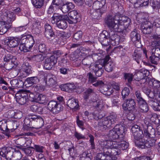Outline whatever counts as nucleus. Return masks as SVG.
<instances>
[{"instance_id": "52", "label": "nucleus", "mask_w": 160, "mask_h": 160, "mask_svg": "<svg viewBox=\"0 0 160 160\" xmlns=\"http://www.w3.org/2000/svg\"><path fill=\"white\" fill-rule=\"evenodd\" d=\"M90 114H92L93 118L96 120L101 119L105 116L103 113L101 112H98L97 111H95Z\"/></svg>"}, {"instance_id": "40", "label": "nucleus", "mask_w": 160, "mask_h": 160, "mask_svg": "<svg viewBox=\"0 0 160 160\" xmlns=\"http://www.w3.org/2000/svg\"><path fill=\"white\" fill-rule=\"evenodd\" d=\"M146 140L143 138L135 140V145L141 149H145Z\"/></svg>"}, {"instance_id": "43", "label": "nucleus", "mask_w": 160, "mask_h": 160, "mask_svg": "<svg viewBox=\"0 0 160 160\" xmlns=\"http://www.w3.org/2000/svg\"><path fill=\"white\" fill-rule=\"evenodd\" d=\"M95 94V93L94 90L91 88H88L83 93V98L86 101L90 97Z\"/></svg>"}, {"instance_id": "17", "label": "nucleus", "mask_w": 160, "mask_h": 160, "mask_svg": "<svg viewBox=\"0 0 160 160\" xmlns=\"http://www.w3.org/2000/svg\"><path fill=\"white\" fill-rule=\"evenodd\" d=\"M57 62L56 58L53 56L46 58L43 64L44 68L47 70H50Z\"/></svg>"}, {"instance_id": "55", "label": "nucleus", "mask_w": 160, "mask_h": 160, "mask_svg": "<svg viewBox=\"0 0 160 160\" xmlns=\"http://www.w3.org/2000/svg\"><path fill=\"white\" fill-rule=\"evenodd\" d=\"M124 77L125 79L128 80V86L130 87L133 78V74L130 73H124Z\"/></svg>"}, {"instance_id": "6", "label": "nucleus", "mask_w": 160, "mask_h": 160, "mask_svg": "<svg viewBox=\"0 0 160 160\" xmlns=\"http://www.w3.org/2000/svg\"><path fill=\"white\" fill-rule=\"evenodd\" d=\"M120 142L116 141H109L108 143V146L110 147L111 149L118 150V152L117 155H118L121 153L120 149L122 150L126 149L128 147V143L125 141L121 140Z\"/></svg>"}, {"instance_id": "51", "label": "nucleus", "mask_w": 160, "mask_h": 160, "mask_svg": "<svg viewBox=\"0 0 160 160\" xmlns=\"http://www.w3.org/2000/svg\"><path fill=\"white\" fill-rule=\"evenodd\" d=\"M31 48H29L26 44V42L24 41H21L20 44L19 49L21 51H22L24 52H27L30 50Z\"/></svg>"}, {"instance_id": "21", "label": "nucleus", "mask_w": 160, "mask_h": 160, "mask_svg": "<svg viewBox=\"0 0 160 160\" xmlns=\"http://www.w3.org/2000/svg\"><path fill=\"white\" fill-rule=\"evenodd\" d=\"M93 85L96 87L98 86L101 87L102 91H103V92L104 93V94H107L110 95L112 92V90L111 88H109L108 86L104 85V83L102 81H98L97 82L94 84ZM103 92V91H102Z\"/></svg>"}, {"instance_id": "23", "label": "nucleus", "mask_w": 160, "mask_h": 160, "mask_svg": "<svg viewBox=\"0 0 160 160\" xmlns=\"http://www.w3.org/2000/svg\"><path fill=\"white\" fill-rule=\"evenodd\" d=\"M143 130L144 135L146 137L153 138L154 137L155 131L152 126L145 125L144 126Z\"/></svg>"}, {"instance_id": "31", "label": "nucleus", "mask_w": 160, "mask_h": 160, "mask_svg": "<svg viewBox=\"0 0 160 160\" xmlns=\"http://www.w3.org/2000/svg\"><path fill=\"white\" fill-rule=\"evenodd\" d=\"M74 84L71 83L62 84L59 86L61 90L68 92L72 91L74 89Z\"/></svg>"}, {"instance_id": "39", "label": "nucleus", "mask_w": 160, "mask_h": 160, "mask_svg": "<svg viewBox=\"0 0 160 160\" xmlns=\"http://www.w3.org/2000/svg\"><path fill=\"white\" fill-rule=\"evenodd\" d=\"M24 123L25 124L24 128L26 130L28 131L32 130L33 128V124L32 123L30 119H29V118L27 117L24 120Z\"/></svg>"}, {"instance_id": "41", "label": "nucleus", "mask_w": 160, "mask_h": 160, "mask_svg": "<svg viewBox=\"0 0 160 160\" xmlns=\"http://www.w3.org/2000/svg\"><path fill=\"white\" fill-rule=\"evenodd\" d=\"M39 81V79L37 77H32L27 78L25 82L30 85L38 83Z\"/></svg>"}, {"instance_id": "57", "label": "nucleus", "mask_w": 160, "mask_h": 160, "mask_svg": "<svg viewBox=\"0 0 160 160\" xmlns=\"http://www.w3.org/2000/svg\"><path fill=\"white\" fill-rule=\"evenodd\" d=\"M130 93L129 89L128 87H125L122 92V96L123 100L127 98Z\"/></svg>"}, {"instance_id": "59", "label": "nucleus", "mask_w": 160, "mask_h": 160, "mask_svg": "<svg viewBox=\"0 0 160 160\" xmlns=\"http://www.w3.org/2000/svg\"><path fill=\"white\" fill-rule=\"evenodd\" d=\"M156 140L153 139H151L147 141L146 140L145 149L149 148L155 146Z\"/></svg>"}, {"instance_id": "15", "label": "nucleus", "mask_w": 160, "mask_h": 160, "mask_svg": "<svg viewBox=\"0 0 160 160\" xmlns=\"http://www.w3.org/2000/svg\"><path fill=\"white\" fill-rule=\"evenodd\" d=\"M98 39L103 47L108 46L110 44V39L108 33L106 31H103L102 33L99 34Z\"/></svg>"}, {"instance_id": "64", "label": "nucleus", "mask_w": 160, "mask_h": 160, "mask_svg": "<svg viewBox=\"0 0 160 160\" xmlns=\"http://www.w3.org/2000/svg\"><path fill=\"white\" fill-rule=\"evenodd\" d=\"M151 50L152 54L156 57L160 58V48H153Z\"/></svg>"}, {"instance_id": "45", "label": "nucleus", "mask_w": 160, "mask_h": 160, "mask_svg": "<svg viewBox=\"0 0 160 160\" xmlns=\"http://www.w3.org/2000/svg\"><path fill=\"white\" fill-rule=\"evenodd\" d=\"M149 71L147 70L142 69L139 71L137 74L140 76L141 79H144L146 77L149 75Z\"/></svg>"}, {"instance_id": "32", "label": "nucleus", "mask_w": 160, "mask_h": 160, "mask_svg": "<svg viewBox=\"0 0 160 160\" xmlns=\"http://www.w3.org/2000/svg\"><path fill=\"white\" fill-rule=\"evenodd\" d=\"M138 104L140 112L146 113L148 111V106L145 100L138 103Z\"/></svg>"}, {"instance_id": "53", "label": "nucleus", "mask_w": 160, "mask_h": 160, "mask_svg": "<svg viewBox=\"0 0 160 160\" xmlns=\"http://www.w3.org/2000/svg\"><path fill=\"white\" fill-rule=\"evenodd\" d=\"M150 82L152 83L153 89L158 91V89L160 88V81L153 79L150 81Z\"/></svg>"}, {"instance_id": "22", "label": "nucleus", "mask_w": 160, "mask_h": 160, "mask_svg": "<svg viewBox=\"0 0 160 160\" xmlns=\"http://www.w3.org/2000/svg\"><path fill=\"white\" fill-rule=\"evenodd\" d=\"M44 35L46 37L50 39L52 38H55V35L51 26L48 23L44 24Z\"/></svg>"}, {"instance_id": "8", "label": "nucleus", "mask_w": 160, "mask_h": 160, "mask_svg": "<svg viewBox=\"0 0 160 160\" xmlns=\"http://www.w3.org/2000/svg\"><path fill=\"white\" fill-rule=\"evenodd\" d=\"M68 16H65L66 20L70 24L76 23L80 20V14L76 10H73L68 13Z\"/></svg>"}, {"instance_id": "63", "label": "nucleus", "mask_w": 160, "mask_h": 160, "mask_svg": "<svg viewBox=\"0 0 160 160\" xmlns=\"http://www.w3.org/2000/svg\"><path fill=\"white\" fill-rule=\"evenodd\" d=\"M16 143L20 146L22 147L24 146L26 143V139L23 137H20L17 139L15 141Z\"/></svg>"}, {"instance_id": "10", "label": "nucleus", "mask_w": 160, "mask_h": 160, "mask_svg": "<svg viewBox=\"0 0 160 160\" xmlns=\"http://www.w3.org/2000/svg\"><path fill=\"white\" fill-rule=\"evenodd\" d=\"M104 61L100 60L98 62L94 64L92 66V71L95 73L96 76L100 77L101 76L104 70L102 68V64H103Z\"/></svg>"}, {"instance_id": "50", "label": "nucleus", "mask_w": 160, "mask_h": 160, "mask_svg": "<svg viewBox=\"0 0 160 160\" xmlns=\"http://www.w3.org/2000/svg\"><path fill=\"white\" fill-rule=\"evenodd\" d=\"M14 87L19 88L23 86V82L20 79H14L12 80L11 83Z\"/></svg>"}, {"instance_id": "19", "label": "nucleus", "mask_w": 160, "mask_h": 160, "mask_svg": "<svg viewBox=\"0 0 160 160\" xmlns=\"http://www.w3.org/2000/svg\"><path fill=\"white\" fill-rule=\"evenodd\" d=\"M110 58L109 56L107 55L103 59L101 60L104 61L103 64H102V66L108 72H112L114 67V64L112 62L109 61Z\"/></svg>"}, {"instance_id": "62", "label": "nucleus", "mask_w": 160, "mask_h": 160, "mask_svg": "<svg viewBox=\"0 0 160 160\" xmlns=\"http://www.w3.org/2000/svg\"><path fill=\"white\" fill-rule=\"evenodd\" d=\"M133 58L138 63L142 61V56L139 52H134L133 55Z\"/></svg>"}, {"instance_id": "54", "label": "nucleus", "mask_w": 160, "mask_h": 160, "mask_svg": "<svg viewBox=\"0 0 160 160\" xmlns=\"http://www.w3.org/2000/svg\"><path fill=\"white\" fill-rule=\"evenodd\" d=\"M82 31H79L76 32L73 35L72 40L73 42H76L79 41L82 38Z\"/></svg>"}, {"instance_id": "11", "label": "nucleus", "mask_w": 160, "mask_h": 160, "mask_svg": "<svg viewBox=\"0 0 160 160\" xmlns=\"http://www.w3.org/2000/svg\"><path fill=\"white\" fill-rule=\"evenodd\" d=\"M4 44L7 45L10 48H14L18 46L22 41L17 37H8L4 40Z\"/></svg>"}, {"instance_id": "60", "label": "nucleus", "mask_w": 160, "mask_h": 160, "mask_svg": "<svg viewBox=\"0 0 160 160\" xmlns=\"http://www.w3.org/2000/svg\"><path fill=\"white\" fill-rule=\"evenodd\" d=\"M87 76L88 77V82L89 83H93L97 81V78L94 77L91 72L88 73Z\"/></svg>"}, {"instance_id": "27", "label": "nucleus", "mask_w": 160, "mask_h": 160, "mask_svg": "<svg viewBox=\"0 0 160 160\" xmlns=\"http://www.w3.org/2000/svg\"><path fill=\"white\" fill-rule=\"evenodd\" d=\"M22 41H25L26 44L29 48H32L34 44L35 41L33 37L30 34L23 35L21 38Z\"/></svg>"}, {"instance_id": "2", "label": "nucleus", "mask_w": 160, "mask_h": 160, "mask_svg": "<svg viewBox=\"0 0 160 160\" xmlns=\"http://www.w3.org/2000/svg\"><path fill=\"white\" fill-rule=\"evenodd\" d=\"M125 128L120 124H117L110 130L107 135V138L109 141L113 140H123ZM109 142H107V143Z\"/></svg>"}, {"instance_id": "1", "label": "nucleus", "mask_w": 160, "mask_h": 160, "mask_svg": "<svg viewBox=\"0 0 160 160\" xmlns=\"http://www.w3.org/2000/svg\"><path fill=\"white\" fill-rule=\"evenodd\" d=\"M118 118L117 115L112 113L107 117L104 118L99 121L97 125L98 129L103 131L107 129L112 128L116 123L118 122Z\"/></svg>"}, {"instance_id": "33", "label": "nucleus", "mask_w": 160, "mask_h": 160, "mask_svg": "<svg viewBox=\"0 0 160 160\" xmlns=\"http://www.w3.org/2000/svg\"><path fill=\"white\" fill-rule=\"evenodd\" d=\"M45 56L41 54L31 55L28 58L29 60L34 61L37 62H42L44 59Z\"/></svg>"}, {"instance_id": "20", "label": "nucleus", "mask_w": 160, "mask_h": 160, "mask_svg": "<svg viewBox=\"0 0 160 160\" xmlns=\"http://www.w3.org/2000/svg\"><path fill=\"white\" fill-rule=\"evenodd\" d=\"M106 0H98L94 2L92 8L95 10H100L101 11H107V6L105 5Z\"/></svg>"}, {"instance_id": "61", "label": "nucleus", "mask_w": 160, "mask_h": 160, "mask_svg": "<svg viewBox=\"0 0 160 160\" xmlns=\"http://www.w3.org/2000/svg\"><path fill=\"white\" fill-rule=\"evenodd\" d=\"M134 136L135 140H137L143 138L144 134H143V132L142 130L140 131H138V132L136 133H135L133 134Z\"/></svg>"}, {"instance_id": "12", "label": "nucleus", "mask_w": 160, "mask_h": 160, "mask_svg": "<svg viewBox=\"0 0 160 160\" xmlns=\"http://www.w3.org/2000/svg\"><path fill=\"white\" fill-rule=\"evenodd\" d=\"M44 81L45 82L47 86L52 87L57 84V78L56 77L50 73L44 75Z\"/></svg>"}, {"instance_id": "28", "label": "nucleus", "mask_w": 160, "mask_h": 160, "mask_svg": "<svg viewBox=\"0 0 160 160\" xmlns=\"http://www.w3.org/2000/svg\"><path fill=\"white\" fill-rule=\"evenodd\" d=\"M67 105L71 109L75 110L77 109L79 107L78 100L75 98L69 99L68 101Z\"/></svg>"}, {"instance_id": "29", "label": "nucleus", "mask_w": 160, "mask_h": 160, "mask_svg": "<svg viewBox=\"0 0 160 160\" xmlns=\"http://www.w3.org/2000/svg\"><path fill=\"white\" fill-rule=\"evenodd\" d=\"M108 36L110 41H111V44L113 46H115L119 44L120 39V37L119 35L114 33L112 34H109Z\"/></svg>"}, {"instance_id": "18", "label": "nucleus", "mask_w": 160, "mask_h": 160, "mask_svg": "<svg viewBox=\"0 0 160 160\" xmlns=\"http://www.w3.org/2000/svg\"><path fill=\"white\" fill-rule=\"evenodd\" d=\"M119 25H120L119 26V28L124 30L123 33H125L127 28H128L131 22V19L128 17L124 16L121 18L119 17Z\"/></svg>"}, {"instance_id": "26", "label": "nucleus", "mask_w": 160, "mask_h": 160, "mask_svg": "<svg viewBox=\"0 0 160 160\" xmlns=\"http://www.w3.org/2000/svg\"><path fill=\"white\" fill-rule=\"evenodd\" d=\"M4 19H6V21L3 22L7 24L10 25L11 27L12 22L16 19V14L13 12L8 11L4 15Z\"/></svg>"}, {"instance_id": "36", "label": "nucleus", "mask_w": 160, "mask_h": 160, "mask_svg": "<svg viewBox=\"0 0 160 160\" xmlns=\"http://www.w3.org/2000/svg\"><path fill=\"white\" fill-rule=\"evenodd\" d=\"M107 11H103L100 10H95L92 14V18L95 19L99 20L101 19L102 15L105 13Z\"/></svg>"}, {"instance_id": "56", "label": "nucleus", "mask_w": 160, "mask_h": 160, "mask_svg": "<svg viewBox=\"0 0 160 160\" xmlns=\"http://www.w3.org/2000/svg\"><path fill=\"white\" fill-rule=\"evenodd\" d=\"M30 109L33 112H36L38 113H41L42 111V107L36 104L31 105L30 106Z\"/></svg>"}, {"instance_id": "49", "label": "nucleus", "mask_w": 160, "mask_h": 160, "mask_svg": "<svg viewBox=\"0 0 160 160\" xmlns=\"http://www.w3.org/2000/svg\"><path fill=\"white\" fill-rule=\"evenodd\" d=\"M93 62V59L92 57H88L82 59V63L86 66L91 67V64Z\"/></svg>"}, {"instance_id": "34", "label": "nucleus", "mask_w": 160, "mask_h": 160, "mask_svg": "<svg viewBox=\"0 0 160 160\" xmlns=\"http://www.w3.org/2000/svg\"><path fill=\"white\" fill-rule=\"evenodd\" d=\"M10 28V25L7 24L3 21L1 22L0 23V35L4 34Z\"/></svg>"}, {"instance_id": "35", "label": "nucleus", "mask_w": 160, "mask_h": 160, "mask_svg": "<svg viewBox=\"0 0 160 160\" xmlns=\"http://www.w3.org/2000/svg\"><path fill=\"white\" fill-rule=\"evenodd\" d=\"M36 99L35 102L41 104L46 103L47 100L46 96L42 94H36Z\"/></svg>"}, {"instance_id": "9", "label": "nucleus", "mask_w": 160, "mask_h": 160, "mask_svg": "<svg viewBox=\"0 0 160 160\" xmlns=\"http://www.w3.org/2000/svg\"><path fill=\"white\" fill-rule=\"evenodd\" d=\"M47 106L48 109L54 114L58 113L62 109L61 104L54 100L50 101Z\"/></svg>"}, {"instance_id": "3", "label": "nucleus", "mask_w": 160, "mask_h": 160, "mask_svg": "<svg viewBox=\"0 0 160 160\" xmlns=\"http://www.w3.org/2000/svg\"><path fill=\"white\" fill-rule=\"evenodd\" d=\"M119 16L115 15H108L105 18L104 22L111 32H118L123 33L124 30L119 28Z\"/></svg>"}, {"instance_id": "47", "label": "nucleus", "mask_w": 160, "mask_h": 160, "mask_svg": "<svg viewBox=\"0 0 160 160\" xmlns=\"http://www.w3.org/2000/svg\"><path fill=\"white\" fill-rule=\"evenodd\" d=\"M25 93L26 94L28 101H30L31 102L36 101V94L35 95L33 93L30 92L29 91L25 90Z\"/></svg>"}, {"instance_id": "14", "label": "nucleus", "mask_w": 160, "mask_h": 160, "mask_svg": "<svg viewBox=\"0 0 160 160\" xmlns=\"http://www.w3.org/2000/svg\"><path fill=\"white\" fill-rule=\"evenodd\" d=\"M130 37L131 40L135 46L137 48H139L141 46V38L140 34L138 32L136 29H134L131 32L130 34Z\"/></svg>"}, {"instance_id": "44", "label": "nucleus", "mask_w": 160, "mask_h": 160, "mask_svg": "<svg viewBox=\"0 0 160 160\" xmlns=\"http://www.w3.org/2000/svg\"><path fill=\"white\" fill-rule=\"evenodd\" d=\"M92 158V156L91 154L85 151L80 155L79 159L80 160H91Z\"/></svg>"}, {"instance_id": "42", "label": "nucleus", "mask_w": 160, "mask_h": 160, "mask_svg": "<svg viewBox=\"0 0 160 160\" xmlns=\"http://www.w3.org/2000/svg\"><path fill=\"white\" fill-rule=\"evenodd\" d=\"M31 67L29 65L28 63L26 62L23 64L22 65V70L23 72L26 73L27 75L32 73V71L31 70Z\"/></svg>"}, {"instance_id": "13", "label": "nucleus", "mask_w": 160, "mask_h": 160, "mask_svg": "<svg viewBox=\"0 0 160 160\" xmlns=\"http://www.w3.org/2000/svg\"><path fill=\"white\" fill-rule=\"evenodd\" d=\"M25 90H21L16 94L15 97L16 101L20 104L23 105L28 102Z\"/></svg>"}, {"instance_id": "48", "label": "nucleus", "mask_w": 160, "mask_h": 160, "mask_svg": "<svg viewBox=\"0 0 160 160\" xmlns=\"http://www.w3.org/2000/svg\"><path fill=\"white\" fill-rule=\"evenodd\" d=\"M159 95L158 91L153 90V91H151L147 95L150 98L149 99H154V98H155V99L158 100V98H159L158 96Z\"/></svg>"}, {"instance_id": "58", "label": "nucleus", "mask_w": 160, "mask_h": 160, "mask_svg": "<svg viewBox=\"0 0 160 160\" xmlns=\"http://www.w3.org/2000/svg\"><path fill=\"white\" fill-rule=\"evenodd\" d=\"M0 129L4 131L6 133V131L8 130L7 124L6 121L2 120L0 121Z\"/></svg>"}, {"instance_id": "16", "label": "nucleus", "mask_w": 160, "mask_h": 160, "mask_svg": "<svg viewBox=\"0 0 160 160\" xmlns=\"http://www.w3.org/2000/svg\"><path fill=\"white\" fill-rule=\"evenodd\" d=\"M0 150L2 157H5L7 160H12L14 153L12 148L11 147H3Z\"/></svg>"}, {"instance_id": "5", "label": "nucleus", "mask_w": 160, "mask_h": 160, "mask_svg": "<svg viewBox=\"0 0 160 160\" xmlns=\"http://www.w3.org/2000/svg\"><path fill=\"white\" fill-rule=\"evenodd\" d=\"M51 22L52 24L56 23L57 26L59 28L65 29L67 27L65 16L54 13L51 17Z\"/></svg>"}, {"instance_id": "4", "label": "nucleus", "mask_w": 160, "mask_h": 160, "mask_svg": "<svg viewBox=\"0 0 160 160\" xmlns=\"http://www.w3.org/2000/svg\"><path fill=\"white\" fill-rule=\"evenodd\" d=\"M103 152L98 153L97 156L100 160H115L116 157L118 150L111 149L110 147H105L103 148Z\"/></svg>"}, {"instance_id": "24", "label": "nucleus", "mask_w": 160, "mask_h": 160, "mask_svg": "<svg viewBox=\"0 0 160 160\" xmlns=\"http://www.w3.org/2000/svg\"><path fill=\"white\" fill-rule=\"evenodd\" d=\"M75 7L74 4L71 2H67L63 3L59 7V8L64 13H68L69 11L73 9Z\"/></svg>"}, {"instance_id": "25", "label": "nucleus", "mask_w": 160, "mask_h": 160, "mask_svg": "<svg viewBox=\"0 0 160 160\" xmlns=\"http://www.w3.org/2000/svg\"><path fill=\"white\" fill-rule=\"evenodd\" d=\"M152 27L151 23L148 21L142 23L141 26V29L144 34H150L152 30Z\"/></svg>"}, {"instance_id": "46", "label": "nucleus", "mask_w": 160, "mask_h": 160, "mask_svg": "<svg viewBox=\"0 0 160 160\" xmlns=\"http://www.w3.org/2000/svg\"><path fill=\"white\" fill-rule=\"evenodd\" d=\"M40 22H36L33 25L34 27L32 31L35 34H37L40 33L41 29V26L40 25Z\"/></svg>"}, {"instance_id": "7", "label": "nucleus", "mask_w": 160, "mask_h": 160, "mask_svg": "<svg viewBox=\"0 0 160 160\" xmlns=\"http://www.w3.org/2000/svg\"><path fill=\"white\" fill-rule=\"evenodd\" d=\"M122 106L124 111H128L130 112H138L137 107L134 100L133 99H126Z\"/></svg>"}, {"instance_id": "30", "label": "nucleus", "mask_w": 160, "mask_h": 160, "mask_svg": "<svg viewBox=\"0 0 160 160\" xmlns=\"http://www.w3.org/2000/svg\"><path fill=\"white\" fill-rule=\"evenodd\" d=\"M148 105L155 111H160V104L155 99H149L148 101Z\"/></svg>"}, {"instance_id": "37", "label": "nucleus", "mask_w": 160, "mask_h": 160, "mask_svg": "<svg viewBox=\"0 0 160 160\" xmlns=\"http://www.w3.org/2000/svg\"><path fill=\"white\" fill-rule=\"evenodd\" d=\"M49 0H32L33 6L36 8H40L43 5L44 2H47Z\"/></svg>"}, {"instance_id": "38", "label": "nucleus", "mask_w": 160, "mask_h": 160, "mask_svg": "<svg viewBox=\"0 0 160 160\" xmlns=\"http://www.w3.org/2000/svg\"><path fill=\"white\" fill-rule=\"evenodd\" d=\"M44 120L43 118L40 117H38L36 120L33 124V128H40L44 125Z\"/></svg>"}]
</instances>
